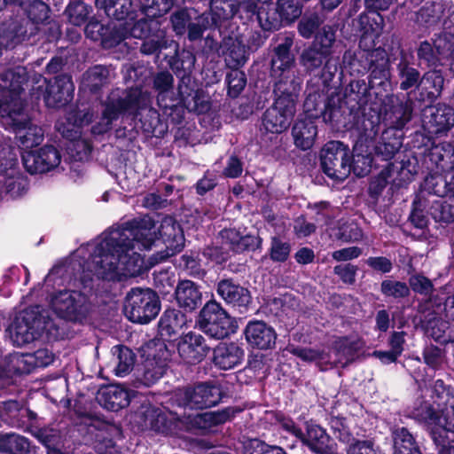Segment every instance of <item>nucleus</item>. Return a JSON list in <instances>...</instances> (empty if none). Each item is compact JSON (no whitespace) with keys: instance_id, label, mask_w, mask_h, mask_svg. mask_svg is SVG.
Masks as SVG:
<instances>
[{"instance_id":"7ed1b4c3","label":"nucleus","mask_w":454,"mask_h":454,"mask_svg":"<svg viewBox=\"0 0 454 454\" xmlns=\"http://www.w3.org/2000/svg\"><path fill=\"white\" fill-rule=\"evenodd\" d=\"M149 102L148 95L142 88L135 86L119 92L112 91L101 102L102 111L98 121L91 126L93 136L105 135L113 129V123L120 118L132 116L137 119L139 110Z\"/></svg>"},{"instance_id":"e433bc0d","label":"nucleus","mask_w":454,"mask_h":454,"mask_svg":"<svg viewBox=\"0 0 454 454\" xmlns=\"http://www.w3.org/2000/svg\"><path fill=\"white\" fill-rule=\"evenodd\" d=\"M135 416L158 433L168 434L173 429V421L166 413L153 407L150 401L145 397L141 405L135 411Z\"/></svg>"},{"instance_id":"49530a36","label":"nucleus","mask_w":454,"mask_h":454,"mask_svg":"<svg viewBox=\"0 0 454 454\" xmlns=\"http://www.w3.org/2000/svg\"><path fill=\"white\" fill-rule=\"evenodd\" d=\"M110 83V70L103 65H95L84 74L82 85L92 95H98L102 89Z\"/></svg>"},{"instance_id":"6ab92c4d","label":"nucleus","mask_w":454,"mask_h":454,"mask_svg":"<svg viewBox=\"0 0 454 454\" xmlns=\"http://www.w3.org/2000/svg\"><path fill=\"white\" fill-rule=\"evenodd\" d=\"M306 93L302 114L317 120L321 118L336 95L335 88L332 85V82H328L327 86L325 87L320 80L309 81Z\"/></svg>"},{"instance_id":"f03ea898","label":"nucleus","mask_w":454,"mask_h":454,"mask_svg":"<svg viewBox=\"0 0 454 454\" xmlns=\"http://www.w3.org/2000/svg\"><path fill=\"white\" fill-rule=\"evenodd\" d=\"M153 228V218L149 215L135 217L117 228V231L121 234L117 256L120 257V265L122 266V270L130 276H137L142 272L144 260L134 249L136 246L140 250L152 248L156 239Z\"/></svg>"},{"instance_id":"a19ab883","label":"nucleus","mask_w":454,"mask_h":454,"mask_svg":"<svg viewBox=\"0 0 454 454\" xmlns=\"http://www.w3.org/2000/svg\"><path fill=\"white\" fill-rule=\"evenodd\" d=\"M38 27L30 24L29 20H23L22 18L12 20L8 29L3 35V42L6 49H14L19 44L29 41V39L35 35Z\"/></svg>"},{"instance_id":"c03bdc74","label":"nucleus","mask_w":454,"mask_h":454,"mask_svg":"<svg viewBox=\"0 0 454 454\" xmlns=\"http://www.w3.org/2000/svg\"><path fill=\"white\" fill-rule=\"evenodd\" d=\"M166 360L167 358L156 359V356L154 354H149L141 368L137 370V379L139 381L146 387L155 384L166 373Z\"/></svg>"},{"instance_id":"338daca9","label":"nucleus","mask_w":454,"mask_h":454,"mask_svg":"<svg viewBox=\"0 0 454 454\" xmlns=\"http://www.w3.org/2000/svg\"><path fill=\"white\" fill-rule=\"evenodd\" d=\"M286 27L299 20L302 14L304 4L301 0H277L274 3Z\"/></svg>"},{"instance_id":"58836bf2","label":"nucleus","mask_w":454,"mask_h":454,"mask_svg":"<svg viewBox=\"0 0 454 454\" xmlns=\"http://www.w3.org/2000/svg\"><path fill=\"white\" fill-rule=\"evenodd\" d=\"M245 356L243 348L236 342H220L213 349V363L221 370H230L239 365Z\"/></svg>"},{"instance_id":"412c9836","label":"nucleus","mask_w":454,"mask_h":454,"mask_svg":"<svg viewBox=\"0 0 454 454\" xmlns=\"http://www.w3.org/2000/svg\"><path fill=\"white\" fill-rule=\"evenodd\" d=\"M372 89V83L364 79L351 80L346 87L343 98L346 104L351 106L358 114L371 105L370 109L375 111L373 106H382L389 97H379Z\"/></svg>"},{"instance_id":"9d476101","label":"nucleus","mask_w":454,"mask_h":454,"mask_svg":"<svg viewBox=\"0 0 454 454\" xmlns=\"http://www.w3.org/2000/svg\"><path fill=\"white\" fill-rule=\"evenodd\" d=\"M46 326L47 320L42 314L41 306L35 305L16 316L6 332L15 346L22 347L36 340Z\"/></svg>"},{"instance_id":"7c9ffc66","label":"nucleus","mask_w":454,"mask_h":454,"mask_svg":"<svg viewBox=\"0 0 454 454\" xmlns=\"http://www.w3.org/2000/svg\"><path fill=\"white\" fill-rule=\"evenodd\" d=\"M382 122L384 129H391L392 133L403 134V129L411 120L412 106L411 102L407 100L403 102L392 98L387 104H385Z\"/></svg>"},{"instance_id":"e2e57ef3","label":"nucleus","mask_w":454,"mask_h":454,"mask_svg":"<svg viewBox=\"0 0 454 454\" xmlns=\"http://www.w3.org/2000/svg\"><path fill=\"white\" fill-rule=\"evenodd\" d=\"M163 114L168 117L174 125L181 124L185 116V111L193 112L192 108L184 102L176 98L171 97L165 101V105L160 102L157 103Z\"/></svg>"},{"instance_id":"864d4df0","label":"nucleus","mask_w":454,"mask_h":454,"mask_svg":"<svg viewBox=\"0 0 454 454\" xmlns=\"http://www.w3.org/2000/svg\"><path fill=\"white\" fill-rule=\"evenodd\" d=\"M395 454H422L412 434L407 427H396L392 431Z\"/></svg>"},{"instance_id":"2f4dec72","label":"nucleus","mask_w":454,"mask_h":454,"mask_svg":"<svg viewBox=\"0 0 454 454\" xmlns=\"http://www.w3.org/2000/svg\"><path fill=\"white\" fill-rule=\"evenodd\" d=\"M443 85L442 71L428 69L423 73L417 90H414V98L424 106H430L442 95Z\"/></svg>"},{"instance_id":"bf43d9fd","label":"nucleus","mask_w":454,"mask_h":454,"mask_svg":"<svg viewBox=\"0 0 454 454\" xmlns=\"http://www.w3.org/2000/svg\"><path fill=\"white\" fill-rule=\"evenodd\" d=\"M443 13L442 4L428 1L416 12V22L426 28H431L440 22Z\"/></svg>"},{"instance_id":"37998d69","label":"nucleus","mask_w":454,"mask_h":454,"mask_svg":"<svg viewBox=\"0 0 454 454\" xmlns=\"http://www.w3.org/2000/svg\"><path fill=\"white\" fill-rule=\"evenodd\" d=\"M214 30H218L223 35V29H226L231 20L236 15L235 4L227 0L215 2L208 12H204Z\"/></svg>"},{"instance_id":"a211bd4d","label":"nucleus","mask_w":454,"mask_h":454,"mask_svg":"<svg viewBox=\"0 0 454 454\" xmlns=\"http://www.w3.org/2000/svg\"><path fill=\"white\" fill-rule=\"evenodd\" d=\"M143 399H145L144 395L118 384L102 386L97 395L99 404L110 411H118L131 405L132 411L135 413L137 406L143 403Z\"/></svg>"},{"instance_id":"5701e85b","label":"nucleus","mask_w":454,"mask_h":454,"mask_svg":"<svg viewBox=\"0 0 454 454\" xmlns=\"http://www.w3.org/2000/svg\"><path fill=\"white\" fill-rule=\"evenodd\" d=\"M358 115L359 114L351 106L346 104V100L343 98L336 94L333 103H330L321 118L325 123H329L334 129H348L353 128L355 124H356L358 129V124L361 123L363 117H371L372 114L368 116L366 114L362 113L361 117Z\"/></svg>"},{"instance_id":"a18cd8bd","label":"nucleus","mask_w":454,"mask_h":454,"mask_svg":"<svg viewBox=\"0 0 454 454\" xmlns=\"http://www.w3.org/2000/svg\"><path fill=\"white\" fill-rule=\"evenodd\" d=\"M421 188L428 194L438 197H444L450 193L454 196V178L452 180L450 170L444 176L438 174H429L425 177Z\"/></svg>"},{"instance_id":"b1692460","label":"nucleus","mask_w":454,"mask_h":454,"mask_svg":"<svg viewBox=\"0 0 454 454\" xmlns=\"http://www.w3.org/2000/svg\"><path fill=\"white\" fill-rule=\"evenodd\" d=\"M176 349L184 364L194 365L207 357L211 348L201 334L191 331L178 338Z\"/></svg>"},{"instance_id":"de8ad7c7","label":"nucleus","mask_w":454,"mask_h":454,"mask_svg":"<svg viewBox=\"0 0 454 454\" xmlns=\"http://www.w3.org/2000/svg\"><path fill=\"white\" fill-rule=\"evenodd\" d=\"M297 21L299 35L303 39L309 40L325 25V17L319 11L307 10L302 12Z\"/></svg>"},{"instance_id":"052dcab7","label":"nucleus","mask_w":454,"mask_h":454,"mask_svg":"<svg viewBox=\"0 0 454 454\" xmlns=\"http://www.w3.org/2000/svg\"><path fill=\"white\" fill-rule=\"evenodd\" d=\"M393 164L395 167L391 168V173L393 175L396 171L395 179L400 183L409 184L418 174L419 161L414 155L404 154L400 161H395Z\"/></svg>"},{"instance_id":"4d7b16f0","label":"nucleus","mask_w":454,"mask_h":454,"mask_svg":"<svg viewBox=\"0 0 454 454\" xmlns=\"http://www.w3.org/2000/svg\"><path fill=\"white\" fill-rule=\"evenodd\" d=\"M174 76L168 70L157 72L153 77V90L156 92L157 103L165 105V101L174 97Z\"/></svg>"},{"instance_id":"09e8293b","label":"nucleus","mask_w":454,"mask_h":454,"mask_svg":"<svg viewBox=\"0 0 454 454\" xmlns=\"http://www.w3.org/2000/svg\"><path fill=\"white\" fill-rule=\"evenodd\" d=\"M384 26V19L380 12L366 10L356 20V27L362 37L374 36L381 33Z\"/></svg>"},{"instance_id":"6e6552de","label":"nucleus","mask_w":454,"mask_h":454,"mask_svg":"<svg viewBox=\"0 0 454 454\" xmlns=\"http://www.w3.org/2000/svg\"><path fill=\"white\" fill-rule=\"evenodd\" d=\"M196 326L206 335L223 340L235 333L233 318L215 299L205 302L195 320Z\"/></svg>"},{"instance_id":"680f3d73","label":"nucleus","mask_w":454,"mask_h":454,"mask_svg":"<svg viewBox=\"0 0 454 454\" xmlns=\"http://www.w3.org/2000/svg\"><path fill=\"white\" fill-rule=\"evenodd\" d=\"M415 417L419 421L426 424L428 428L438 425V423H442V421H447L442 410L429 401L422 402L420 405L415 409Z\"/></svg>"},{"instance_id":"5fc2aeb1","label":"nucleus","mask_w":454,"mask_h":454,"mask_svg":"<svg viewBox=\"0 0 454 454\" xmlns=\"http://www.w3.org/2000/svg\"><path fill=\"white\" fill-rule=\"evenodd\" d=\"M161 31H164L161 28V23L158 20L147 16L135 21L130 27H127L128 38L133 37L140 40L152 37Z\"/></svg>"},{"instance_id":"f8f14e48","label":"nucleus","mask_w":454,"mask_h":454,"mask_svg":"<svg viewBox=\"0 0 454 454\" xmlns=\"http://www.w3.org/2000/svg\"><path fill=\"white\" fill-rule=\"evenodd\" d=\"M153 223V231L156 234L155 242L160 241L165 248L157 251L150 257V263L152 265L165 262L169 257L181 252L185 242L183 228L175 217L165 215L162 217L158 227L154 220Z\"/></svg>"},{"instance_id":"393cba45","label":"nucleus","mask_w":454,"mask_h":454,"mask_svg":"<svg viewBox=\"0 0 454 454\" xmlns=\"http://www.w3.org/2000/svg\"><path fill=\"white\" fill-rule=\"evenodd\" d=\"M74 85L72 75L60 74L50 79L43 95L45 105L51 108H60L74 98Z\"/></svg>"},{"instance_id":"4be33fe9","label":"nucleus","mask_w":454,"mask_h":454,"mask_svg":"<svg viewBox=\"0 0 454 454\" xmlns=\"http://www.w3.org/2000/svg\"><path fill=\"white\" fill-rule=\"evenodd\" d=\"M395 49L398 52L396 72L400 81V90L403 91L417 90L422 74H420L419 67H414L413 52L404 51V48L399 40L395 42L392 39V44L388 48L390 55L393 56L395 54Z\"/></svg>"},{"instance_id":"603ef678","label":"nucleus","mask_w":454,"mask_h":454,"mask_svg":"<svg viewBox=\"0 0 454 454\" xmlns=\"http://www.w3.org/2000/svg\"><path fill=\"white\" fill-rule=\"evenodd\" d=\"M95 4L103 9L107 17L119 21L132 17L134 12L131 0H95Z\"/></svg>"},{"instance_id":"4468645a","label":"nucleus","mask_w":454,"mask_h":454,"mask_svg":"<svg viewBox=\"0 0 454 454\" xmlns=\"http://www.w3.org/2000/svg\"><path fill=\"white\" fill-rule=\"evenodd\" d=\"M120 239H121V234L115 229L110 231L98 246V254L93 262L95 275L98 278L114 280L117 277L120 265V257L117 256Z\"/></svg>"},{"instance_id":"1a4fd4ad","label":"nucleus","mask_w":454,"mask_h":454,"mask_svg":"<svg viewBox=\"0 0 454 454\" xmlns=\"http://www.w3.org/2000/svg\"><path fill=\"white\" fill-rule=\"evenodd\" d=\"M294 39L285 36L272 50L270 55V75L274 80V86L284 83L288 90H300L301 83L294 75L295 56L292 52Z\"/></svg>"},{"instance_id":"13d9d810","label":"nucleus","mask_w":454,"mask_h":454,"mask_svg":"<svg viewBox=\"0 0 454 454\" xmlns=\"http://www.w3.org/2000/svg\"><path fill=\"white\" fill-rule=\"evenodd\" d=\"M30 441L15 433L0 432V451L5 454H27L30 451Z\"/></svg>"},{"instance_id":"39448f33","label":"nucleus","mask_w":454,"mask_h":454,"mask_svg":"<svg viewBox=\"0 0 454 454\" xmlns=\"http://www.w3.org/2000/svg\"><path fill=\"white\" fill-rule=\"evenodd\" d=\"M179 406L191 410H205L218 405L231 396L228 382L223 380L197 381L178 388L176 393Z\"/></svg>"},{"instance_id":"ea45409f","label":"nucleus","mask_w":454,"mask_h":454,"mask_svg":"<svg viewBox=\"0 0 454 454\" xmlns=\"http://www.w3.org/2000/svg\"><path fill=\"white\" fill-rule=\"evenodd\" d=\"M175 46L174 53L164 57L168 68L177 79L192 75L196 63L195 54L185 48L180 49L177 43Z\"/></svg>"},{"instance_id":"cd10ccee","label":"nucleus","mask_w":454,"mask_h":454,"mask_svg":"<svg viewBox=\"0 0 454 454\" xmlns=\"http://www.w3.org/2000/svg\"><path fill=\"white\" fill-rule=\"evenodd\" d=\"M241 411L242 409L239 407L228 406L222 410L189 415L184 418V423L189 430H210L231 421Z\"/></svg>"},{"instance_id":"f3484780","label":"nucleus","mask_w":454,"mask_h":454,"mask_svg":"<svg viewBox=\"0 0 454 454\" xmlns=\"http://www.w3.org/2000/svg\"><path fill=\"white\" fill-rule=\"evenodd\" d=\"M450 43L444 37L419 40L414 48H404V51L413 52L414 62L420 68H438L442 65V59L450 55Z\"/></svg>"},{"instance_id":"bb28decb","label":"nucleus","mask_w":454,"mask_h":454,"mask_svg":"<svg viewBox=\"0 0 454 454\" xmlns=\"http://www.w3.org/2000/svg\"><path fill=\"white\" fill-rule=\"evenodd\" d=\"M247 345L252 349L268 350L276 346L278 334L273 326L263 320H249L243 330Z\"/></svg>"},{"instance_id":"ddd939ff","label":"nucleus","mask_w":454,"mask_h":454,"mask_svg":"<svg viewBox=\"0 0 454 454\" xmlns=\"http://www.w3.org/2000/svg\"><path fill=\"white\" fill-rule=\"evenodd\" d=\"M51 306L59 317L79 323H82L91 310L89 296L74 290L59 291L51 298Z\"/></svg>"},{"instance_id":"6e6d98bb","label":"nucleus","mask_w":454,"mask_h":454,"mask_svg":"<svg viewBox=\"0 0 454 454\" xmlns=\"http://www.w3.org/2000/svg\"><path fill=\"white\" fill-rule=\"evenodd\" d=\"M92 13L93 7L82 0L70 1L64 12L68 22L75 27L86 25Z\"/></svg>"},{"instance_id":"0e129e2a","label":"nucleus","mask_w":454,"mask_h":454,"mask_svg":"<svg viewBox=\"0 0 454 454\" xmlns=\"http://www.w3.org/2000/svg\"><path fill=\"white\" fill-rule=\"evenodd\" d=\"M104 31L101 46L106 50L116 47L128 38L127 26L125 24L117 25L109 21L105 24Z\"/></svg>"},{"instance_id":"423d86ee","label":"nucleus","mask_w":454,"mask_h":454,"mask_svg":"<svg viewBox=\"0 0 454 454\" xmlns=\"http://www.w3.org/2000/svg\"><path fill=\"white\" fill-rule=\"evenodd\" d=\"M380 114L375 113L371 117L364 116L358 124V137L349 158L350 173L353 172L358 177L367 176L373 165L377 167V160L366 140L377 137L380 129Z\"/></svg>"},{"instance_id":"c85d7f7f","label":"nucleus","mask_w":454,"mask_h":454,"mask_svg":"<svg viewBox=\"0 0 454 454\" xmlns=\"http://www.w3.org/2000/svg\"><path fill=\"white\" fill-rule=\"evenodd\" d=\"M423 127L428 133L440 136L447 133L454 126V108L447 104L424 106Z\"/></svg>"},{"instance_id":"20e7f679","label":"nucleus","mask_w":454,"mask_h":454,"mask_svg":"<svg viewBox=\"0 0 454 454\" xmlns=\"http://www.w3.org/2000/svg\"><path fill=\"white\" fill-rule=\"evenodd\" d=\"M284 86L286 85L281 82L274 86L273 104L261 117L259 130L262 137L269 136L270 140L289 129L296 113L300 90L293 91Z\"/></svg>"},{"instance_id":"c756f323","label":"nucleus","mask_w":454,"mask_h":454,"mask_svg":"<svg viewBox=\"0 0 454 454\" xmlns=\"http://www.w3.org/2000/svg\"><path fill=\"white\" fill-rule=\"evenodd\" d=\"M304 433L301 428V435L297 439L313 454H339L331 442L333 439L321 426L312 420L305 422Z\"/></svg>"},{"instance_id":"2eb2a0df","label":"nucleus","mask_w":454,"mask_h":454,"mask_svg":"<svg viewBox=\"0 0 454 454\" xmlns=\"http://www.w3.org/2000/svg\"><path fill=\"white\" fill-rule=\"evenodd\" d=\"M368 80L379 97L392 96L391 62L385 48L369 50Z\"/></svg>"},{"instance_id":"774afa93","label":"nucleus","mask_w":454,"mask_h":454,"mask_svg":"<svg viewBox=\"0 0 454 454\" xmlns=\"http://www.w3.org/2000/svg\"><path fill=\"white\" fill-rule=\"evenodd\" d=\"M429 214L440 226L446 227L454 223V203L434 201L430 207Z\"/></svg>"},{"instance_id":"a878e982","label":"nucleus","mask_w":454,"mask_h":454,"mask_svg":"<svg viewBox=\"0 0 454 454\" xmlns=\"http://www.w3.org/2000/svg\"><path fill=\"white\" fill-rule=\"evenodd\" d=\"M174 98L187 104L199 114H205L210 109V103L207 99L204 90L199 87L192 75L178 79Z\"/></svg>"},{"instance_id":"3c124183","label":"nucleus","mask_w":454,"mask_h":454,"mask_svg":"<svg viewBox=\"0 0 454 454\" xmlns=\"http://www.w3.org/2000/svg\"><path fill=\"white\" fill-rule=\"evenodd\" d=\"M257 21L262 30L269 32L286 27L274 3L264 2L260 5Z\"/></svg>"},{"instance_id":"79ce46f5","label":"nucleus","mask_w":454,"mask_h":454,"mask_svg":"<svg viewBox=\"0 0 454 454\" xmlns=\"http://www.w3.org/2000/svg\"><path fill=\"white\" fill-rule=\"evenodd\" d=\"M138 121L140 128L146 137L162 138L168 132V125L160 119V113L149 107L148 104L145 108L139 110Z\"/></svg>"},{"instance_id":"c9c22d12","label":"nucleus","mask_w":454,"mask_h":454,"mask_svg":"<svg viewBox=\"0 0 454 454\" xmlns=\"http://www.w3.org/2000/svg\"><path fill=\"white\" fill-rule=\"evenodd\" d=\"M318 120L301 114L292 127V137L294 145L302 151L312 148L317 136Z\"/></svg>"},{"instance_id":"9b49d317","label":"nucleus","mask_w":454,"mask_h":454,"mask_svg":"<svg viewBox=\"0 0 454 454\" xmlns=\"http://www.w3.org/2000/svg\"><path fill=\"white\" fill-rule=\"evenodd\" d=\"M350 157L348 145L330 140L319 151L320 169L333 181H344L350 175Z\"/></svg>"},{"instance_id":"4c0bfd02","label":"nucleus","mask_w":454,"mask_h":454,"mask_svg":"<svg viewBox=\"0 0 454 454\" xmlns=\"http://www.w3.org/2000/svg\"><path fill=\"white\" fill-rule=\"evenodd\" d=\"M219 235L223 243L229 246L230 249L236 254L254 252L262 248V239L258 235H241L234 228H225L220 231Z\"/></svg>"},{"instance_id":"69168bd1","label":"nucleus","mask_w":454,"mask_h":454,"mask_svg":"<svg viewBox=\"0 0 454 454\" xmlns=\"http://www.w3.org/2000/svg\"><path fill=\"white\" fill-rule=\"evenodd\" d=\"M337 27L334 25L325 24L311 38L309 44L319 48L331 55L336 42Z\"/></svg>"},{"instance_id":"dca6fc26","label":"nucleus","mask_w":454,"mask_h":454,"mask_svg":"<svg viewBox=\"0 0 454 454\" xmlns=\"http://www.w3.org/2000/svg\"><path fill=\"white\" fill-rule=\"evenodd\" d=\"M332 55L311 44L304 45L298 57L300 66L307 74H314L312 80L322 81L325 87L332 82L337 72V67L331 63Z\"/></svg>"},{"instance_id":"72a5a7b5","label":"nucleus","mask_w":454,"mask_h":454,"mask_svg":"<svg viewBox=\"0 0 454 454\" xmlns=\"http://www.w3.org/2000/svg\"><path fill=\"white\" fill-rule=\"evenodd\" d=\"M222 36L220 58H222L228 68L243 67L249 60V51L246 47L242 38L231 32Z\"/></svg>"},{"instance_id":"aec40b11","label":"nucleus","mask_w":454,"mask_h":454,"mask_svg":"<svg viewBox=\"0 0 454 454\" xmlns=\"http://www.w3.org/2000/svg\"><path fill=\"white\" fill-rule=\"evenodd\" d=\"M217 295L233 309L241 314L252 308L253 297L250 290L233 278H223L215 284Z\"/></svg>"},{"instance_id":"f257e3e1","label":"nucleus","mask_w":454,"mask_h":454,"mask_svg":"<svg viewBox=\"0 0 454 454\" xmlns=\"http://www.w3.org/2000/svg\"><path fill=\"white\" fill-rule=\"evenodd\" d=\"M27 80V72L21 67L0 72L1 121L6 129L15 133L20 145L26 148L37 145L43 139V135L34 133L31 120L24 111L25 103L20 98Z\"/></svg>"},{"instance_id":"8fccbe9b","label":"nucleus","mask_w":454,"mask_h":454,"mask_svg":"<svg viewBox=\"0 0 454 454\" xmlns=\"http://www.w3.org/2000/svg\"><path fill=\"white\" fill-rule=\"evenodd\" d=\"M425 333L441 345L453 342L450 333V321L441 317L434 316L423 324Z\"/></svg>"},{"instance_id":"0eeeda50","label":"nucleus","mask_w":454,"mask_h":454,"mask_svg":"<svg viewBox=\"0 0 454 454\" xmlns=\"http://www.w3.org/2000/svg\"><path fill=\"white\" fill-rule=\"evenodd\" d=\"M161 308L160 296L149 287H132L126 294L123 313L129 321L146 325L159 315Z\"/></svg>"},{"instance_id":"f704fd0d","label":"nucleus","mask_w":454,"mask_h":454,"mask_svg":"<svg viewBox=\"0 0 454 454\" xmlns=\"http://www.w3.org/2000/svg\"><path fill=\"white\" fill-rule=\"evenodd\" d=\"M376 137L367 139L366 143L372 151L373 155L377 161H387L392 163L390 160L398 153L403 145V134L392 133L391 129H384L379 141H375Z\"/></svg>"},{"instance_id":"473e14b6","label":"nucleus","mask_w":454,"mask_h":454,"mask_svg":"<svg viewBox=\"0 0 454 454\" xmlns=\"http://www.w3.org/2000/svg\"><path fill=\"white\" fill-rule=\"evenodd\" d=\"M176 304L184 314L192 313L202 308L203 294L201 286L190 280H179L174 289Z\"/></svg>"}]
</instances>
